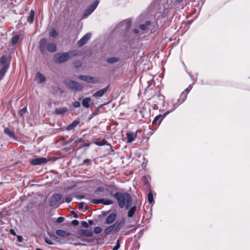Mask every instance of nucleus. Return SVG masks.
<instances>
[{"label": "nucleus", "instance_id": "nucleus-31", "mask_svg": "<svg viewBox=\"0 0 250 250\" xmlns=\"http://www.w3.org/2000/svg\"><path fill=\"white\" fill-rule=\"evenodd\" d=\"M58 34L55 29H52L49 32V36L53 38H55L57 36Z\"/></svg>", "mask_w": 250, "mask_h": 250}, {"label": "nucleus", "instance_id": "nucleus-57", "mask_svg": "<svg viewBox=\"0 0 250 250\" xmlns=\"http://www.w3.org/2000/svg\"><path fill=\"white\" fill-rule=\"evenodd\" d=\"M104 195H105V194H104H104H103L102 195H101V196H104Z\"/></svg>", "mask_w": 250, "mask_h": 250}, {"label": "nucleus", "instance_id": "nucleus-8", "mask_svg": "<svg viewBox=\"0 0 250 250\" xmlns=\"http://www.w3.org/2000/svg\"><path fill=\"white\" fill-rule=\"evenodd\" d=\"M78 234L81 236L91 237L93 234V231L90 229H80L78 231Z\"/></svg>", "mask_w": 250, "mask_h": 250}, {"label": "nucleus", "instance_id": "nucleus-41", "mask_svg": "<svg viewBox=\"0 0 250 250\" xmlns=\"http://www.w3.org/2000/svg\"><path fill=\"white\" fill-rule=\"evenodd\" d=\"M64 218L63 217H59L57 218L56 222L58 223H61L63 222Z\"/></svg>", "mask_w": 250, "mask_h": 250}, {"label": "nucleus", "instance_id": "nucleus-39", "mask_svg": "<svg viewBox=\"0 0 250 250\" xmlns=\"http://www.w3.org/2000/svg\"><path fill=\"white\" fill-rule=\"evenodd\" d=\"M120 245L119 240H117L116 246L114 247L112 250H118L120 248Z\"/></svg>", "mask_w": 250, "mask_h": 250}, {"label": "nucleus", "instance_id": "nucleus-47", "mask_svg": "<svg viewBox=\"0 0 250 250\" xmlns=\"http://www.w3.org/2000/svg\"><path fill=\"white\" fill-rule=\"evenodd\" d=\"M72 201V198L71 197H67L66 198V202L67 203H70Z\"/></svg>", "mask_w": 250, "mask_h": 250}, {"label": "nucleus", "instance_id": "nucleus-19", "mask_svg": "<svg viewBox=\"0 0 250 250\" xmlns=\"http://www.w3.org/2000/svg\"><path fill=\"white\" fill-rule=\"evenodd\" d=\"M80 123V122L77 120L74 121L71 124L69 125L67 127V130H71L73 129L76 126H77Z\"/></svg>", "mask_w": 250, "mask_h": 250}, {"label": "nucleus", "instance_id": "nucleus-1", "mask_svg": "<svg viewBox=\"0 0 250 250\" xmlns=\"http://www.w3.org/2000/svg\"><path fill=\"white\" fill-rule=\"evenodd\" d=\"M114 197L118 201L119 206L121 208L125 207L126 208L130 207L132 204V198L130 194L126 192H116Z\"/></svg>", "mask_w": 250, "mask_h": 250}, {"label": "nucleus", "instance_id": "nucleus-58", "mask_svg": "<svg viewBox=\"0 0 250 250\" xmlns=\"http://www.w3.org/2000/svg\"><path fill=\"white\" fill-rule=\"evenodd\" d=\"M0 250H3V249H0Z\"/></svg>", "mask_w": 250, "mask_h": 250}, {"label": "nucleus", "instance_id": "nucleus-29", "mask_svg": "<svg viewBox=\"0 0 250 250\" xmlns=\"http://www.w3.org/2000/svg\"><path fill=\"white\" fill-rule=\"evenodd\" d=\"M147 199L149 203L151 204L153 201V196L151 192H149L147 194Z\"/></svg>", "mask_w": 250, "mask_h": 250}, {"label": "nucleus", "instance_id": "nucleus-53", "mask_svg": "<svg viewBox=\"0 0 250 250\" xmlns=\"http://www.w3.org/2000/svg\"><path fill=\"white\" fill-rule=\"evenodd\" d=\"M74 245L75 246L83 245V244H81V243H74Z\"/></svg>", "mask_w": 250, "mask_h": 250}, {"label": "nucleus", "instance_id": "nucleus-12", "mask_svg": "<svg viewBox=\"0 0 250 250\" xmlns=\"http://www.w3.org/2000/svg\"><path fill=\"white\" fill-rule=\"evenodd\" d=\"M117 214L115 212L110 213L106 218V223L107 224H110L112 223L116 219Z\"/></svg>", "mask_w": 250, "mask_h": 250}, {"label": "nucleus", "instance_id": "nucleus-7", "mask_svg": "<svg viewBox=\"0 0 250 250\" xmlns=\"http://www.w3.org/2000/svg\"><path fill=\"white\" fill-rule=\"evenodd\" d=\"M91 35L90 33L86 34L78 42V44L79 46H83L91 38Z\"/></svg>", "mask_w": 250, "mask_h": 250}, {"label": "nucleus", "instance_id": "nucleus-45", "mask_svg": "<svg viewBox=\"0 0 250 250\" xmlns=\"http://www.w3.org/2000/svg\"><path fill=\"white\" fill-rule=\"evenodd\" d=\"M191 88L192 87L190 86H189L186 89L184 92L188 94L189 91L191 89Z\"/></svg>", "mask_w": 250, "mask_h": 250}, {"label": "nucleus", "instance_id": "nucleus-13", "mask_svg": "<svg viewBox=\"0 0 250 250\" xmlns=\"http://www.w3.org/2000/svg\"><path fill=\"white\" fill-rule=\"evenodd\" d=\"M108 86H107L103 89H100V90L97 91L96 92H95L93 94V96L97 97V98L101 97L108 90Z\"/></svg>", "mask_w": 250, "mask_h": 250}, {"label": "nucleus", "instance_id": "nucleus-30", "mask_svg": "<svg viewBox=\"0 0 250 250\" xmlns=\"http://www.w3.org/2000/svg\"><path fill=\"white\" fill-rule=\"evenodd\" d=\"M150 24V22L149 21H146V24H141V25H140V28L142 30L144 31V30H146V29L147 26L149 25Z\"/></svg>", "mask_w": 250, "mask_h": 250}, {"label": "nucleus", "instance_id": "nucleus-42", "mask_svg": "<svg viewBox=\"0 0 250 250\" xmlns=\"http://www.w3.org/2000/svg\"><path fill=\"white\" fill-rule=\"evenodd\" d=\"M82 63L80 61L74 62V65L75 67H80L82 65Z\"/></svg>", "mask_w": 250, "mask_h": 250}, {"label": "nucleus", "instance_id": "nucleus-43", "mask_svg": "<svg viewBox=\"0 0 250 250\" xmlns=\"http://www.w3.org/2000/svg\"><path fill=\"white\" fill-rule=\"evenodd\" d=\"M45 242L48 244H50V245L53 244V243L52 242V240L48 238H45Z\"/></svg>", "mask_w": 250, "mask_h": 250}, {"label": "nucleus", "instance_id": "nucleus-52", "mask_svg": "<svg viewBox=\"0 0 250 250\" xmlns=\"http://www.w3.org/2000/svg\"><path fill=\"white\" fill-rule=\"evenodd\" d=\"M120 229V225L119 224V225H118L116 228H115V230L116 231H118V230H119Z\"/></svg>", "mask_w": 250, "mask_h": 250}, {"label": "nucleus", "instance_id": "nucleus-17", "mask_svg": "<svg viewBox=\"0 0 250 250\" xmlns=\"http://www.w3.org/2000/svg\"><path fill=\"white\" fill-rule=\"evenodd\" d=\"M56 233L58 236L62 237H66L71 235L70 233L62 229L57 230L56 231Z\"/></svg>", "mask_w": 250, "mask_h": 250}, {"label": "nucleus", "instance_id": "nucleus-40", "mask_svg": "<svg viewBox=\"0 0 250 250\" xmlns=\"http://www.w3.org/2000/svg\"><path fill=\"white\" fill-rule=\"evenodd\" d=\"M73 105L74 107H79L80 106V103L78 101H75L73 103Z\"/></svg>", "mask_w": 250, "mask_h": 250}, {"label": "nucleus", "instance_id": "nucleus-50", "mask_svg": "<svg viewBox=\"0 0 250 250\" xmlns=\"http://www.w3.org/2000/svg\"><path fill=\"white\" fill-rule=\"evenodd\" d=\"M10 232L13 235H16V233H15V231L13 229H10Z\"/></svg>", "mask_w": 250, "mask_h": 250}, {"label": "nucleus", "instance_id": "nucleus-28", "mask_svg": "<svg viewBox=\"0 0 250 250\" xmlns=\"http://www.w3.org/2000/svg\"><path fill=\"white\" fill-rule=\"evenodd\" d=\"M19 39H20V37L19 35H16V36H14L12 39V44H15L17 43L18 42Z\"/></svg>", "mask_w": 250, "mask_h": 250}, {"label": "nucleus", "instance_id": "nucleus-21", "mask_svg": "<svg viewBox=\"0 0 250 250\" xmlns=\"http://www.w3.org/2000/svg\"><path fill=\"white\" fill-rule=\"evenodd\" d=\"M8 68L7 66H2L0 69V81L3 79Z\"/></svg>", "mask_w": 250, "mask_h": 250}, {"label": "nucleus", "instance_id": "nucleus-5", "mask_svg": "<svg viewBox=\"0 0 250 250\" xmlns=\"http://www.w3.org/2000/svg\"><path fill=\"white\" fill-rule=\"evenodd\" d=\"M90 201L94 204H102L105 205H109L112 204L113 202L110 200L105 199H94L90 198Z\"/></svg>", "mask_w": 250, "mask_h": 250}, {"label": "nucleus", "instance_id": "nucleus-10", "mask_svg": "<svg viewBox=\"0 0 250 250\" xmlns=\"http://www.w3.org/2000/svg\"><path fill=\"white\" fill-rule=\"evenodd\" d=\"M98 4V1H95L94 3L91 6L90 8L88 9L83 15V18L87 17L91 14L93 11L96 9Z\"/></svg>", "mask_w": 250, "mask_h": 250}, {"label": "nucleus", "instance_id": "nucleus-32", "mask_svg": "<svg viewBox=\"0 0 250 250\" xmlns=\"http://www.w3.org/2000/svg\"><path fill=\"white\" fill-rule=\"evenodd\" d=\"M94 143L99 146H102L105 145L107 143V141L105 140H103L101 141H96Z\"/></svg>", "mask_w": 250, "mask_h": 250}, {"label": "nucleus", "instance_id": "nucleus-51", "mask_svg": "<svg viewBox=\"0 0 250 250\" xmlns=\"http://www.w3.org/2000/svg\"><path fill=\"white\" fill-rule=\"evenodd\" d=\"M88 224H89V226L92 225L93 224V222L92 220H89Z\"/></svg>", "mask_w": 250, "mask_h": 250}, {"label": "nucleus", "instance_id": "nucleus-11", "mask_svg": "<svg viewBox=\"0 0 250 250\" xmlns=\"http://www.w3.org/2000/svg\"><path fill=\"white\" fill-rule=\"evenodd\" d=\"M35 80L38 83H42L45 81L46 78L42 73L37 72L36 74Z\"/></svg>", "mask_w": 250, "mask_h": 250}, {"label": "nucleus", "instance_id": "nucleus-25", "mask_svg": "<svg viewBox=\"0 0 250 250\" xmlns=\"http://www.w3.org/2000/svg\"><path fill=\"white\" fill-rule=\"evenodd\" d=\"M34 15L35 12L34 11L32 10L30 11V15L27 18V21L28 22L32 23L33 22L34 19Z\"/></svg>", "mask_w": 250, "mask_h": 250}, {"label": "nucleus", "instance_id": "nucleus-34", "mask_svg": "<svg viewBox=\"0 0 250 250\" xmlns=\"http://www.w3.org/2000/svg\"><path fill=\"white\" fill-rule=\"evenodd\" d=\"M102 229L99 227H95L94 229V232L96 234H99L102 232Z\"/></svg>", "mask_w": 250, "mask_h": 250}, {"label": "nucleus", "instance_id": "nucleus-48", "mask_svg": "<svg viewBox=\"0 0 250 250\" xmlns=\"http://www.w3.org/2000/svg\"><path fill=\"white\" fill-rule=\"evenodd\" d=\"M158 97L159 98L160 100H162V101H164L165 97L163 95H159Z\"/></svg>", "mask_w": 250, "mask_h": 250}, {"label": "nucleus", "instance_id": "nucleus-33", "mask_svg": "<svg viewBox=\"0 0 250 250\" xmlns=\"http://www.w3.org/2000/svg\"><path fill=\"white\" fill-rule=\"evenodd\" d=\"M27 111L26 107H23V108L21 109L19 111V114L22 116L23 115H24Z\"/></svg>", "mask_w": 250, "mask_h": 250}, {"label": "nucleus", "instance_id": "nucleus-56", "mask_svg": "<svg viewBox=\"0 0 250 250\" xmlns=\"http://www.w3.org/2000/svg\"><path fill=\"white\" fill-rule=\"evenodd\" d=\"M85 146H89V144H88V145H86Z\"/></svg>", "mask_w": 250, "mask_h": 250}, {"label": "nucleus", "instance_id": "nucleus-22", "mask_svg": "<svg viewBox=\"0 0 250 250\" xmlns=\"http://www.w3.org/2000/svg\"><path fill=\"white\" fill-rule=\"evenodd\" d=\"M56 46L53 43L48 44L46 49L51 52H54L56 51Z\"/></svg>", "mask_w": 250, "mask_h": 250}, {"label": "nucleus", "instance_id": "nucleus-15", "mask_svg": "<svg viewBox=\"0 0 250 250\" xmlns=\"http://www.w3.org/2000/svg\"><path fill=\"white\" fill-rule=\"evenodd\" d=\"M62 195L60 194H55L52 198V201L50 202V206H54L56 203L59 202L62 198Z\"/></svg>", "mask_w": 250, "mask_h": 250}, {"label": "nucleus", "instance_id": "nucleus-14", "mask_svg": "<svg viewBox=\"0 0 250 250\" xmlns=\"http://www.w3.org/2000/svg\"><path fill=\"white\" fill-rule=\"evenodd\" d=\"M126 135L127 139V142L128 143L134 141L137 137V132L135 134L132 132H127Z\"/></svg>", "mask_w": 250, "mask_h": 250}, {"label": "nucleus", "instance_id": "nucleus-9", "mask_svg": "<svg viewBox=\"0 0 250 250\" xmlns=\"http://www.w3.org/2000/svg\"><path fill=\"white\" fill-rule=\"evenodd\" d=\"M1 66H7L9 68L10 64V59L6 55L2 56L0 60Z\"/></svg>", "mask_w": 250, "mask_h": 250}, {"label": "nucleus", "instance_id": "nucleus-4", "mask_svg": "<svg viewBox=\"0 0 250 250\" xmlns=\"http://www.w3.org/2000/svg\"><path fill=\"white\" fill-rule=\"evenodd\" d=\"M48 162L47 159L44 157H39L32 160L30 162L31 164L33 166H37L45 164Z\"/></svg>", "mask_w": 250, "mask_h": 250}, {"label": "nucleus", "instance_id": "nucleus-2", "mask_svg": "<svg viewBox=\"0 0 250 250\" xmlns=\"http://www.w3.org/2000/svg\"><path fill=\"white\" fill-rule=\"evenodd\" d=\"M78 54V51L76 50H72L66 53H57L54 55L53 61L57 63H63Z\"/></svg>", "mask_w": 250, "mask_h": 250}, {"label": "nucleus", "instance_id": "nucleus-37", "mask_svg": "<svg viewBox=\"0 0 250 250\" xmlns=\"http://www.w3.org/2000/svg\"><path fill=\"white\" fill-rule=\"evenodd\" d=\"M81 225L82 227L87 228L89 227V224L86 221H83L81 222Z\"/></svg>", "mask_w": 250, "mask_h": 250}, {"label": "nucleus", "instance_id": "nucleus-20", "mask_svg": "<svg viewBox=\"0 0 250 250\" xmlns=\"http://www.w3.org/2000/svg\"><path fill=\"white\" fill-rule=\"evenodd\" d=\"M68 111V108L66 107H61L58 108H56L55 113L58 115L63 114L66 113Z\"/></svg>", "mask_w": 250, "mask_h": 250}, {"label": "nucleus", "instance_id": "nucleus-36", "mask_svg": "<svg viewBox=\"0 0 250 250\" xmlns=\"http://www.w3.org/2000/svg\"><path fill=\"white\" fill-rule=\"evenodd\" d=\"M188 94L185 92H183L182 93L181 95V98L182 99V102H184L185 100L187 98Z\"/></svg>", "mask_w": 250, "mask_h": 250}, {"label": "nucleus", "instance_id": "nucleus-55", "mask_svg": "<svg viewBox=\"0 0 250 250\" xmlns=\"http://www.w3.org/2000/svg\"><path fill=\"white\" fill-rule=\"evenodd\" d=\"M78 197H79V199H82V198H83L84 197V196H83V195H79L78 196Z\"/></svg>", "mask_w": 250, "mask_h": 250}, {"label": "nucleus", "instance_id": "nucleus-35", "mask_svg": "<svg viewBox=\"0 0 250 250\" xmlns=\"http://www.w3.org/2000/svg\"><path fill=\"white\" fill-rule=\"evenodd\" d=\"M107 61L109 63H112L117 62V60L115 57H113L107 59Z\"/></svg>", "mask_w": 250, "mask_h": 250}, {"label": "nucleus", "instance_id": "nucleus-16", "mask_svg": "<svg viewBox=\"0 0 250 250\" xmlns=\"http://www.w3.org/2000/svg\"><path fill=\"white\" fill-rule=\"evenodd\" d=\"M48 44H47V41L45 39H42L40 41V47L41 51L44 53L46 50Z\"/></svg>", "mask_w": 250, "mask_h": 250}, {"label": "nucleus", "instance_id": "nucleus-46", "mask_svg": "<svg viewBox=\"0 0 250 250\" xmlns=\"http://www.w3.org/2000/svg\"><path fill=\"white\" fill-rule=\"evenodd\" d=\"M17 239L19 242H21L22 241V237L21 236L18 235Z\"/></svg>", "mask_w": 250, "mask_h": 250}, {"label": "nucleus", "instance_id": "nucleus-27", "mask_svg": "<svg viewBox=\"0 0 250 250\" xmlns=\"http://www.w3.org/2000/svg\"><path fill=\"white\" fill-rule=\"evenodd\" d=\"M136 210V207H132L128 211L127 215L129 217H131L133 216Z\"/></svg>", "mask_w": 250, "mask_h": 250}, {"label": "nucleus", "instance_id": "nucleus-38", "mask_svg": "<svg viewBox=\"0 0 250 250\" xmlns=\"http://www.w3.org/2000/svg\"><path fill=\"white\" fill-rule=\"evenodd\" d=\"M105 189L104 188L100 187L98 188L95 191V193L99 192H104V193Z\"/></svg>", "mask_w": 250, "mask_h": 250}, {"label": "nucleus", "instance_id": "nucleus-44", "mask_svg": "<svg viewBox=\"0 0 250 250\" xmlns=\"http://www.w3.org/2000/svg\"><path fill=\"white\" fill-rule=\"evenodd\" d=\"M71 224L74 226H78L79 224V222L77 220H74L72 221Z\"/></svg>", "mask_w": 250, "mask_h": 250}, {"label": "nucleus", "instance_id": "nucleus-26", "mask_svg": "<svg viewBox=\"0 0 250 250\" xmlns=\"http://www.w3.org/2000/svg\"><path fill=\"white\" fill-rule=\"evenodd\" d=\"M115 225H112L107 228L104 231V233L105 235L109 234L111 232H112L114 228Z\"/></svg>", "mask_w": 250, "mask_h": 250}, {"label": "nucleus", "instance_id": "nucleus-6", "mask_svg": "<svg viewBox=\"0 0 250 250\" xmlns=\"http://www.w3.org/2000/svg\"><path fill=\"white\" fill-rule=\"evenodd\" d=\"M79 78L81 80L88 83H99V80L97 78L91 77L90 76H82L80 77Z\"/></svg>", "mask_w": 250, "mask_h": 250}, {"label": "nucleus", "instance_id": "nucleus-3", "mask_svg": "<svg viewBox=\"0 0 250 250\" xmlns=\"http://www.w3.org/2000/svg\"><path fill=\"white\" fill-rule=\"evenodd\" d=\"M65 83L70 88L76 90H81L83 88V86L82 85L79 84L78 83L74 81L67 80H65Z\"/></svg>", "mask_w": 250, "mask_h": 250}, {"label": "nucleus", "instance_id": "nucleus-18", "mask_svg": "<svg viewBox=\"0 0 250 250\" xmlns=\"http://www.w3.org/2000/svg\"><path fill=\"white\" fill-rule=\"evenodd\" d=\"M4 132L8 135L11 138L16 139L15 131L14 130L8 128H5L4 130Z\"/></svg>", "mask_w": 250, "mask_h": 250}, {"label": "nucleus", "instance_id": "nucleus-49", "mask_svg": "<svg viewBox=\"0 0 250 250\" xmlns=\"http://www.w3.org/2000/svg\"><path fill=\"white\" fill-rule=\"evenodd\" d=\"M82 142V139H79V138L77 139V140L75 141V142H76V143H81Z\"/></svg>", "mask_w": 250, "mask_h": 250}, {"label": "nucleus", "instance_id": "nucleus-54", "mask_svg": "<svg viewBox=\"0 0 250 250\" xmlns=\"http://www.w3.org/2000/svg\"><path fill=\"white\" fill-rule=\"evenodd\" d=\"M134 32L135 33H138L139 32V31L138 29H134Z\"/></svg>", "mask_w": 250, "mask_h": 250}, {"label": "nucleus", "instance_id": "nucleus-23", "mask_svg": "<svg viewBox=\"0 0 250 250\" xmlns=\"http://www.w3.org/2000/svg\"><path fill=\"white\" fill-rule=\"evenodd\" d=\"M91 101V99L89 97L84 98L82 101L83 105L86 108H88L89 106V103Z\"/></svg>", "mask_w": 250, "mask_h": 250}, {"label": "nucleus", "instance_id": "nucleus-24", "mask_svg": "<svg viewBox=\"0 0 250 250\" xmlns=\"http://www.w3.org/2000/svg\"><path fill=\"white\" fill-rule=\"evenodd\" d=\"M170 112L168 111V112H167L166 113H165L163 116V117H162V116L161 115H159L158 116H157L156 117H155L153 122H152V124H154L155 122H157L158 120H159V119H161V120H160V122H161L162 120L164 119V118Z\"/></svg>", "mask_w": 250, "mask_h": 250}]
</instances>
